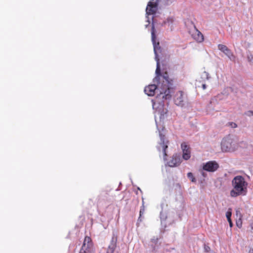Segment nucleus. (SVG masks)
<instances>
[{"label":"nucleus","mask_w":253,"mask_h":253,"mask_svg":"<svg viewBox=\"0 0 253 253\" xmlns=\"http://www.w3.org/2000/svg\"><path fill=\"white\" fill-rule=\"evenodd\" d=\"M232 185L233 189L230 192V195L232 197H236L246 194L248 183L242 176H235L232 180Z\"/></svg>","instance_id":"1"},{"label":"nucleus","mask_w":253,"mask_h":253,"mask_svg":"<svg viewBox=\"0 0 253 253\" xmlns=\"http://www.w3.org/2000/svg\"><path fill=\"white\" fill-rule=\"evenodd\" d=\"M172 84H161L160 82L158 84V88L159 89L160 95L162 96V98L166 100L169 99L171 97V88L170 85Z\"/></svg>","instance_id":"2"},{"label":"nucleus","mask_w":253,"mask_h":253,"mask_svg":"<svg viewBox=\"0 0 253 253\" xmlns=\"http://www.w3.org/2000/svg\"><path fill=\"white\" fill-rule=\"evenodd\" d=\"M80 253H94L93 244L90 237L86 236Z\"/></svg>","instance_id":"3"},{"label":"nucleus","mask_w":253,"mask_h":253,"mask_svg":"<svg viewBox=\"0 0 253 253\" xmlns=\"http://www.w3.org/2000/svg\"><path fill=\"white\" fill-rule=\"evenodd\" d=\"M160 142L159 143V146L157 149L159 151L161 150L163 152L164 158L166 159V157L167 156L166 150L168 147L169 141L166 139L165 135L162 133H160Z\"/></svg>","instance_id":"4"},{"label":"nucleus","mask_w":253,"mask_h":253,"mask_svg":"<svg viewBox=\"0 0 253 253\" xmlns=\"http://www.w3.org/2000/svg\"><path fill=\"white\" fill-rule=\"evenodd\" d=\"M186 95L181 90H179L174 95V102L175 105L179 106H183L184 105V101Z\"/></svg>","instance_id":"5"},{"label":"nucleus","mask_w":253,"mask_h":253,"mask_svg":"<svg viewBox=\"0 0 253 253\" xmlns=\"http://www.w3.org/2000/svg\"><path fill=\"white\" fill-rule=\"evenodd\" d=\"M219 168V165L214 161H209L203 164V169L209 172H214Z\"/></svg>","instance_id":"6"},{"label":"nucleus","mask_w":253,"mask_h":253,"mask_svg":"<svg viewBox=\"0 0 253 253\" xmlns=\"http://www.w3.org/2000/svg\"><path fill=\"white\" fill-rule=\"evenodd\" d=\"M151 36H152V41L153 42V46H154V50L155 54V57L156 59H157L158 58V52L160 50L161 47L160 46L159 42H156V35L155 34V29L154 27H153L152 29V32H151Z\"/></svg>","instance_id":"7"},{"label":"nucleus","mask_w":253,"mask_h":253,"mask_svg":"<svg viewBox=\"0 0 253 253\" xmlns=\"http://www.w3.org/2000/svg\"><path fill=\"white\" fill-rule=\"evenodd\" d=\"M218 48L227 55L231 60L233 61L235 60V56L233 54L231 50L229 49L227 46L224 44H219L218 45Z\"/></svg>","instance_id":"8"},{"label":"nucleus","mask_w":253,"mask_h":253,"mask_svg":"<svg viewBox=\"0 0 253 253\" xmlns=\"http://www.w3.org/2000/svg\"><path fill=\"white\" fill-rule=\"evenodd\" d=\"M154 0H151L147 4L146 7V13L149 15H153L156 13L158 4L156 2H154Z\"/></svg>","instance_id":"9"},{"label":"nucleus","mask_w":253,"mask_h":253,"mask_svg":"<svg viewBox=\"0 0 253 253\" xmlns=\"http://www.w3.org/2000/svg\"><path fill=\"white\" fill-rule=\"evenodd\" d=\"M181 146L183 151V158L186 160L189 159L191 157L189 147L185 142L182 143Z\"/></svg>","instance_id":"10"},{"label":"nucleus","mask_w":253,"mask_h":253,"mask_svg":"<svg viewBox=\"0 0 253 253\" xmlns=\"http://www.w3.org/2000/svg\"><path fill=\"white\" fill-rule=\"evenodd\" d=\"M159 89L158 84L157 86L155 84H151L145 87L144 91L148 96H153L155 93L156 90H159Z\"/></svg>","instance_id":"11"},{"label":"nucleus","mask_w":253,"mask_h":253,"mask_svg":"<svg viewBox=\"0 0 253 253\" xmlns=\"http://www.w3.org/2000/svg\"><path fill=\"white\" fill-rule=\"evenodd\" d=\"M192 36L197 42H202L204 41V38L203 35L197 29H195V32L192 34Z\"/></svg>","instance_id":"12"},{"label":"nucleus","mask_w":253,"mask_h":253,"mask_svg":"<svg viewBox=\"0 0 253 253\" xmlns=\"http://www.w3.org/2000/svg\"><path fill=\"white\" fill-rule=\"evenodd\" d=\"M162 78L163 83L161 84H172L173 80L169 78L168 74L167 72H165L163 75L161 76Z\"/></svg>","instance_id":"13"},{"label":"nucleus","mask_w":253,"mask_h":253,"mask_svg":"<svg viewBox=\"0 0 253 253\" xmlns=\"http://www.w3.org/2000/svg\"><path fill=\"white\" fill-rule=\"evenodd\" d=\"M168 164L170 167H176L180 164V159L176 157H172Z\"/></svg>","instance_id":"14"},{"label":"nucleus","mask_w":253,"mask_h":253,"mask_svg":"<svg viewBox=\"0 0 253 253\" xmlns=\"http://www.w3.org/2000/svg\"><path fill=\"white\" fill-rule=\"evenodd\" d=\"M157 68L156 70V74L157 75V76L155 78V80L157 81H159L160 80V77L161 76V69H160V65L159 63V59H157Z\"/></svg>","instance_id":"15"},{"label":"nucleus","mask_w":253,"mask_h":253,"mask_svg":"<svg viewBox=\"0 0 253 253\" xmlns=\"http://www.w3.org/2000/svg\"><path fill=\"white\" fill-rule=\"evenodd\" d=\"M116 247V242L112 241L107 250V253H113Z\"/></svg>","instance_id":"16"},{"label":"nucleus","mask_w":253,"mask_h":253,"mask_svg":"<svg viewBox=\"0 0 253 253\" xmlns=\"http://www.w3.org/2000/svg\"><path fill=\"white\" fill-rule=\"evenodd\" d=\"M187 177L191 179V181L192 182H196V179L194 177L193 173L192 172H188L187 173Z\"/></svg>","instance_id":"17"},{"label":"nucleus","mask_w":253,"mask_h":253,"mask_svg":"<svg viewBox=\"0 0 253 253\" xmlns=\"http://www.w3.org/2000/svg\"><path fill=\"white\" fill-rule=\"evenodd\" d=\"M231 215H232V210H231V209H229L228 211L226 213V216L227 219H231Z\"/></svg>","instance_id":"18"},{"label":"nucleus","mask_w":253,"mask_h":253,"mask_svg":"<svg viewBox=\"0 0 253 253\" xmlns=\"http://www.w3.org/2000/svg\"><path fill=\"white\" fill-rule=\"evenodd\" d=\"M236 215L237 217H239V220H241V218L242 217V214H241L239 209L236 210Z\"/></svg>","instance_id":"19"},{"label":"nucleus","mask_w":253,"mask_h":253,"mask_svg":"<svg viewBox=\"0 0 253 253\" xmlns=\"http://www.w3.org/2000/svg\"><path fill=\"white\" fill-rule=\"evenodd\" d=\"M145 211V208H144V206H142L141 208H140V212H139V219L140 218V217L142 215V214L144 213Z\"/></svg>","instance_id":"20"},{"label":"nucleus","mask_w":253,"mask_h":253,"mask_svg":"<svg viewBox=\"0 0 253 253\" xmlns=\"http://www.w3.org/2000/svg\"><path fill=\"white\" fill-rule=\"evenodd\" d=\"M225 144H226V142L225 141L222 142V143H221V148H222V150H224L225 151H226L228 150V148L227 146L226 147V149H224V146H225Z\"/></svg>","instance_id":"21"},{"label":"nucleus","mask_w":253,"mask_h":253,"mask_svg":"<svg viewBox=\"0 0 253 253\" xmlns=\"http://www.w3.org/2000/svg\"><path fill=\"white\" fill-rule=\"evenodd\" d=\"M229 125L232 128H235L237 126L236 124L233 122L229 123Z\"/></svg>","instance_id":"22"},{"label":"nucleus","mask_w":253,"mask_h":253,"mask_svg":"<svg viewBox=\"0 0 253 253\" xmlns=\"http://www.w3.org/2000/svg\"><path fill=\"white\" fill-rule=\"evenodd\" d=\"M204 249L206 252H209L211 250L210 247H209L208 246H206V245H205Z\"/></svg>","instance_id":"23"},{"label":"nucleus","mask_w":253,"mask_h":253,"mask_svg":"<svg viewBox=\"0 0 253 253\" xmlns=\"http://www.w3.org/2000/svg\"><path fill=\"white\" fill-rule=\"evenodd\" d=\"M227 220H228V222H229V225H230V226L231 227H232V226H233V223H232V222L231 219H227Z\"/></svg>","instance_id":"24"},{"label":"nucleus","mask_w":253,"mask_h":253,"mask_svg":"<svg viewBox=\"0 0 253 253\" xmlns=\"http://www.w3.org/2000/svg\"><path fill=\"white\" fill-rule=\"evenodd\" d=\"M207 86H206V85L205 84H202V88L203 89H205L206 88Z\"/></svg>","instance_id":"25"},{"label":"nucleus","mask_w":253,"mask_h":253,"mask_svg":"<svg viewBox=\"0 0 253 253\" xmlns=\"http://www.w3.org/2000/svg\"><path fill=\"white\" fill-rule=\"evenodd\" d=\"M249 253H253V249H251Z\"/></svg>","instance_id":"26"},{"label":"nucleus","mask_w":253,"mask_h":253,"mask_svg":"<svg viewBox=\"0 0 253 253\" xmlns=\"http://www.w3.org/2000/svg\"><path fill=\"white\" fill-rule=\"evenodd\" d=\"M202 174L203 176H204L205 175L204 172H202Z\"/></svg>","instance_id":"27"},{"label":"nucleus","mask_w":253,"mask_h":253,"mask_svg":"<svg viewBox=\"0 0 253 253\" xmlns=\"http://www.w3.org/2000/svg\"><path fill=\"white\" fill-rule=\"evenodd\" d=\"M250 112L252 114H253V112L251 111V112Z\"/></svg>","instance_id":"28"}]
</instances>
